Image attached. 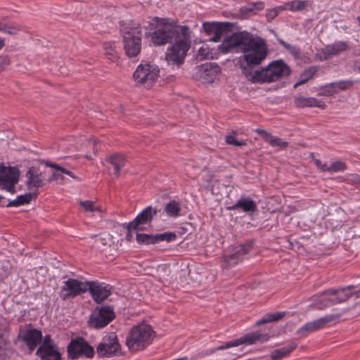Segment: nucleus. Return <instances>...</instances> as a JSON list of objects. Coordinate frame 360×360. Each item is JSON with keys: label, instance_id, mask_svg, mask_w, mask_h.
<instances>
[{"label": "nucleus", "instance_id": "nucleus-38", "mask_svg": "<svg viewBox=\"0 0 360 360\" xmlns=\"http://www.w3.org/2000/svg\"><path fill=\"white\" fill-rule=\"evenodd\" d=\"M136 240L140 245L156 244L155 235L153 234L137 233Z\"/></svg>", "mask_w": 360, "mask_h": 360}, {"label": "nucleus", "instance_id": "nucleus-7", "mask_svg": "<svg viewBox=\"0 0 360 360\" xmlns=\"http://www.w3.org/2000/svg\"><path fill=\"white\" fill-rule=\"evenodd\" d=\"M67 352L68 359L71 360L92 359L95 355L94 347L83 337L72 339L67 347Z\"/></svg>", "mask_w": 360, "mask_h": 360}, {"label": "nucleus", "instance_id": "nucleus-39", "mask_svg": "<svg viewBox=\"0 0 360 360\" xmlns=\"http://www.w3.org/2000/svg\"><path fill=\"white\" fill-rule=\"evenodd\" d=\"M309 6V1L307 0H295L289 4V10L292 11H301Z\"/></svg>", "mask_w": 360, "mask_h": 360}, {"label": "nucleus", "instance_id": "nucleus-50", "mask_svg": "<svg viewBox=\"0 0 360 360\" xmlns=\"http://www.w3.org/2000/svg\"><path fill=\"white\" fill-rule=\"evenodd\" d=\"M198 57H200V59H206L210 58V51L207 48L201 47L198 50Z\"/></svg>", "mask_w": 360, "mask_h": 360}, {"label": "nucleus", "instance_id": "nucleus-31", "mask_svg": "<svg viewBox=\"0 0 360 360\" xmlns=\"http://www.w3.org/2000/svg\"><path fill=\"white\" fill-rule=\"evenodd\" d=\"M104 55L105 57L113 63H117L119 59V52L115 42L103 43Z\"/></svg>", "mask_w": 360, "mask_h": 360}, {"label": "nucleus", "instance_id": "nucleus-32", "mask_svg": "<svg viewBox=\"0 0 360 360\" xmlns=\"http://www.w3.org/2000/svg\"><path fill=\"white\" fill-rule=\"evenodd\" d=\"M297 347L296 342H291L288 345L273 351L271 357L273 360H280L281 358L288 355Z\"/></svg>", "mask_w": 360, "mask_h": 360}, {"label": "nucleus", "instance_id": "nucleus-59", "mask_svg": "<svg viewBox=\"0 0 360 360\" xmlns=\"http://www.w3.org/2000/svg\"><path fill=\"white\" fill-rule=\"evenodd\" d=\"M5 46L4 39L0 37V50L2 49Z\"/></svg>", "mask_w": 360, "mask_h": 360}, {"label": "nucleus", "instance_id": "nucleus-1", "mask_svg": "<svg viewBox=\"0 0 360 360\" xmlns=\"http://www.w3.org/2000/svg\"><path fill=\"white\" fill-rule=\"evenodd\" d=\"M156 22L154 32L146 33L150 38L154 46H164L173 44L168 49L165 59L169 65L179 67L184 63L191 41L189 29L186 25L181 26L175 22H169L168 18H153Z\"/></svg>", "mask_w": 360, "mask_h": 360}, {"label": "nucleus", "instance_id": "nucleus-15", "mask_svg": "<svg viewBox=\"0 0 360 360\" xmlns=\"http://www.w3.org/2000/svg\"><path fill=\"white\" fill-rule=\"evenodd\" d=\"M254 243L252 241H248L245 244H240L236 245L232 250V252L224 257L222 262L223 268H230L238 264V262H241L243 257L250 252L253 248Z\"/></svg>", "mask_w": 360, "mask_h": 360}, {"label": "nucleus", "instance_id": "nucleus-35", "mask_svg": "<svg viewBox=\"0 0 360 360\" xmlns=\"http://www.w3.org/2000/svg\"><path fill=\"white\" fill-rule=\"evenodd\" d=\"M278 41L285 49H286L294 57L295 60H300L302 58L301 49L299 47L291 45L285 42L282 39H278Z\"/></svg>", "mask_w": 360, "mask_h": 360}, {"label": "nucleus", "instance_id": "nucleus-17", "mask_svg": "<svg viewBox=\"0 0 360 360\" xmlns=\"http://www.w3.org/2000/svg\"><path fill=\"white\" fill-rule=\"evenodd\" d=\"M18 338L27 346L30 352H32L43 339L42 332L36 328H22L20 330Z\"/></svg>", "mask_w": 360, "mask_h": 360}, {"label": "nucleus", "instance_id": "nucleus-55", "mask_svg": "<svg viewBox=\"0 0 360 360\" xmlns=\"http://www.w3.org/2000/svg\"><path fill=\"white\" fill-rule=\"evenodd\" d=\"M13 167H6L3 163H0V177L8 172H10V170Z\"/></svg>", "mask_w": 360, "mask_h": 360}, {"label": "nucleus", "instance_id": "nucleus-56", "mask_svg": "<svg viewBox=\"0 0 360 360\" xmlns=\"http://www.w3.org/2000/svg\"><path fill=\"white\" fill-rule=\"evenodd\" d=\"M354 70H358L360 72V59L354 61Z\"/></svg>", "mask_w": 360, "mask_h": 360}, {"label": "nucleus", "instance_id": "nucleus-30", "mask_svg": "<svg viewBox=\"0 0 360 360\" xmlns=\"http://www.w3.org/2000/svg\"><path fill=\"white\" fill-rule=\"evenodd\" d=\"M20 174L19 169L16 167H13L10 170V172H8L0 177V189L3 190L9 185L11 182H13L15 180L19 181Z\"/></svg>", "mask_w": 360, "mask_h": 360}, {"label": "nucleus", "instance_id": "nucleus-20", "mask_svg": "<svg viewBox=\"0 0 360 360\" xmlns=\"http://www.w3.org/2000/svg\"><path fill=\"white\" fill-rule=\"evenodd\" d=\"M25 182L28 189L39 188L44 185L45 176L36 167H31L25 174Z\"/></svg>", "mask_w": 360, "mask_h": 360}, {"label": "nucleus", "instance_id": "nucleus-3", "mask_svg": "<svg viewBox=\"0 0 360 360\" xmlns=\"http://www.w3.org/2000/svg\"><path fill=\"white\" fill-rule=\"evenodd\" d=\"M290 74V68L283 60H276L255 72L246 70L245 77L252 83L263 84L276 82Z\"/></svg>", "mask_w": 360, "mask_h": 360}, {"label": "nucleus", "instance_id": "nucleus-21", "mask_svg": "<svg viewBox=\"0 0 360 360\" xmlns=\"http://www.w3.org/2000/svg\"><path fill=\"white\" fill-rule=\"evenodd\" d=\"M228 210H241L243 212L252 214L257 211L256 202L248 197L242 196L234 205L226 207Z\"/></svg>", "mask_w": 360, "mask_h": 360}, {"label": "nucleus", "instance_id": "nucleus-57", "mask_svg": "<svg viewBox=\"0 0 360 360\" xmlns=\"http://www.w3.org/2000/svg\"><path fill=\"white\" fill-rule=\"evenodd\" d=\"M323 172H330V166H328L326 164H321V167H319Z\"/></svg>", "mask_w": 360, "mask_h": 360}, {"label": "nucleus", "instance_id": "nucleus-43", "mask_svg": "<svg viewBox=\"0 0 360 360\" xmlns=\"http://www.w3.org/2000/svg\"><path fill=\"white\" fill-rule=\"evenodd\" d=\"M283 10H284V8H282L281 6L276 7L269 10L266 14L267 21H272Z\"/></svg>", "mask_w": 360, "mask_h": 360}, {"label": "nucleus", "instance_id": "nucleus-64", "mask_svg": "<svg viewBox=\"0 0 360 360\" xmlns=\"http://www.w3.org/2000/svg\"><path fill=\"white\" fill-rule=\"evenodd\" d=\"M96 143H97V141H94V144H96Z\"/></svg>", "mask_w": 360, "mask_h": 360}, {"label": "nucleus", "instance_id": "nucleus-8", "mask_svg": "<svg viewBox=\"0 0 360 360\" xmlns=\"http://www.w3.org/2000/svg\"><path fill=\"white\" fill-rule=\"evenodd\" d=\"M115 317L113 308L105 305L96 307L89 316V326L95 329H101L108 325Z\"/></svg>", "mask_w": 360, "mask_h": 360}, {"label": "nucleus", "instance_id": "nucleus-54", "mask_svg": "<svg viewBox=\"0 0 360 360\" xmlns=\"http://www.w3.org/2000/svg\"><path fill=\"white\" fill-rule=\"evenodd\" d=\"M64 179V177L61 174H58V172H53L51 176L49 178L48 181L51 182L52 181H59L60 180L63 181Z\"/></svg>", "mask_w": 360, "mask_h": 360}, {"label": "nucleus", "instance_id": "nucleus-61", "mask_svg": "<svg viewBox=\"0 0 360 360\" xmlns=\"http://www.w3.org/2000/svg\"><path fill=\"white\" fill-rule=\"evenodd\" d=\"M356 20H358V22H359V25L360 26V16H358V17L356 18Z\"/></svg>", "mask_w": 360, "mask_h": 360}, {"label": "nucleus", "instance_id": "nucleus-42", "mask_svg": "<svg viewBox=\"0 0 360 360\" xmlns=\"http://www.w3.org/2000/svg\"><path fill=\"white\" fill-rule=\"evenodd\" d=\"M226 142L229 145H233L235 146H245L247 145L245 141L243 140H238L234 134H229L226 136Z\"/></svg>", "mask_w": 360, "mask_h": 360}, {"label": "nucleus", "instance_id": "nucleus-18", "mask_svg": "<svg viewBox=\"0 0 360 360\" xmlns=\"http://www.w3.org/2000/svg\"><path fill=\"white\" fill-rule=\"evenodd\" d=\"M158 210L156 207L148 206L136 217L129 222L130 228H133L134 231H143L144 225H148L151 223L154 217L158 214Z\"/></svg>", "mask_w": 360, "mask_h": 360}, {"label": "nucleus", "instance_id": "nucleus-22", "mask_svg": "<svg viewBox=\"0 0 360 360\" xmlns=\"http://www.w3.org/2000/svg\"><path fill=\"white\" fill-rule=\"evenodd\" d=\"M36 355L41 360H62V355L58 350V346L39 347Z\"/></svg>", "mask_w": 360, "mask_h": 360}, {"label": "nucleus", "instance_id": "nucleus-45", "mask_svg": "<svg viewBox=\"0 0 360 360\" xmlns=\"http://www.w3.org/2000/svg\"><path fill=\"white\" fill-rule=\"evenodd\" d=\"M80 205L86 212H94L95 210H97V208L94 206V202L91 200L81 201Z\"/></svg>", "mask_w": 360, "mask_h": 360}, {"label": "nucleus", "instance_id": "nucleus-41", "mask_svg": "<svg viewBox=\"0 0 360 360\" xmlns=\"http://www.w3.org/2000/svg\"><path fill=\"white\" fill-rule=\"evenodd\" d=\"M46 166L49 167H52L56 169L57 172H60L61 174H65L70 176H71L73 179H77L76 176L70 170H68L67 169L53 162H46Z\"/></svg>", "mask_w": 360, "mask_h": 360}, {"label": "nucleus", "instance_id": "nucleus-34", "mask_svg": "<svg viewBox=\"0 0 360 360\" xmlns=\"http://www.w3.org/2000/svg\"><path fill=\"white\" fill-rule=\"evenodd\" d=\"M285 315V312L278 311L272 314H265L261 319L256 322L257 326H261L267 323L278 321L282 319Z\"/></svg>", "mask_w": 360, "mask_h": 360}, {"label": "nucleus", "instance_id": "nucleus-53", "mask_svg": "<svg viewBox=\"0 0 360 360\" xmlns=\"http://www.w3.org/2000/svg\"><path fill=\"white\" fill-rule=\"evenodd\" d=\"M253 8V12L255 11H262L264 8V4L262 1L252 2L251 3Z\"/></svg>", "mask_w": 360, "mask_h": 360}, {"label": "nucleus", "instance_id": "nucleus-12", "mask_svg": "<svg viewBox=\"0 0 360 360\" xmlns=\"http://www.w3.org/2000/svg\"><path fill=\"white\" fill-rule=\"evenodd\" d=\"M121 345L116 335L112 334L103 338V341L98 344L96 352L100 358H110L121 354Z\"/></svg>", "mask_w": 360, "mask_h": 360}, {"label": "nucleus", "instance_id": "nucleus-24", "mask_svg": "<svg viewBox=\"0 0 360 360\" xmlns=\"http://www.w3.org/2000/svg\"><path fill=\"white\" fill-rule=\"evenodd\" d=\"M294 103L297 108H303L306 107H318L323 108L325 104L322 101H319L313 97L298 96L294 99Z\"/></svg>", "mask_w": 360, "mask_h": 360}, {"label": "nucleus", "instance_id": "nucleus-13", "mask_svg": "<svg viewBox=\"0 0 360 360\" xmlns=\"http://www.w3.org/2000/svg\"><path fill=\"white\" fill-rule=\"evenodd\" d=\"M87 291L97 304H101L107 300L112 294V287L105 283L97 281H86Z\"/></svg>", "mask_w": 360, "mask_h": 360}, {"label": "nucleus", "instance_id": "nucleus-23", "mask_svg": "<svg viewBox=\"0 0 360 360\" xmlns=\"http://www.w3.org/2000/svg\"><path fill=\"white\" fill-rule=\"evenodd\" d=\"M255 131L260 135L263 139L268 142L272 147H278L282 150L288 146V143L283 141L281 139L272 136L270 133L261 129H257Z\"/></svg>", "mask_w": 360, "mask_h": 360}, {"label": "nucleus", "instance_id": "nucleus-51", "mask_svg": "<svg viewBox=\"0 0 360 360\" xmlns=\"http://www.w3.org/2000/svg\"><path fill=\"white\" fill-rule=\"evenodd\" d=\"M124 227L127 229V235H126V240L127 241H131L133 238V235L131 233V231L134 230L133 228H130L129 223L123 224Z\"/></svg>", "mask_w": 360, "mask_h": 360}, {"label": "nucleus", "instance_id": "nucleus-60", "mask_svg": "<svg viewBox=\"0 0 360 360\" xmlns=\"http://www.w3.org/2000/svg\"><path fill=\"white\" fill-rule=\"evenodd\" d=\"M314 163H315V164H316V165L317 167H321V164H322L321 161L320 160H319V159H316V160H314Z\"/></svg>", "mask_w": 360, "mask_h": 360}, {"label": "nucleus", "instance_id": "nucleus-63", "mask_svg": "<svg viewBox=\"0 0 360 360\" xmlns=\"http://www.w3.org/2000/svg\"><path fill=\"white\" fill-rule=\"evenodd\" d=\"M357 179H358V182L360 184V176H357Z\"/></svg>", "mask_w": 360, "mask_h": 360}, {"label": "nucleus", "instance_id": "nucleus-9", "mask_svg": "<svg viewBox=\"0 0 360 360\" xmlns=\"http://www.w3.org/2000/svg\"><path fill=\"white\" fill-rule=\"evenodd\" d=\"M233 27V23L230 22H205L202 25L203 30L207 35H213L210 41H219L223 36L224 39L230 36L229 34Z\"/></svg>", "mask_w": 360, "mask_h": 360}, {"label": "nucleus", "instance_id": "nucleus-2", "mask_svg": "<svg viewBox=\"0 0 360 360\" xmlns=\"http://www.w3.org/2000/svg\"><path fill=\"white\" fill-rule=\"evenodd\" d=\"M218 51L223 54L243 53V57L247 65L241 68L245 75L246 70L252 71V69L260 65L268 54L265 40L260 37H254L248 32L231 33L218 46Z\"/></svg>", "mask_w": 360, "mask_h": 360}, {"label": "nucleus", "instance_id": "nucleus-47", "mask_svg": "<svg viewBox=\"0 0 360 360\" xmlns=\"http://www.w3.org/2000/svg\"><path fill=\"white\" fill-rule=\"evenodd\" d=\"M54 341L51 338L50 335H46L43 339V342L40 345L39 347H50V346H56Z\"/></svg>", "mask_w": 360, "mask_h": 360}, {"label": "nucleus", "instance_id": "nucleus-48", "mask_svg": "<svg viewBox=\"0 0 360 360\" xmlns=\"http://www.w3.org/2000/svg\"><path fill=\"white\" fill-rule=\"evenodd\" d=\"M251 6L252 4L250 3L248 6H243L240 8V13L242 18H245L249 13H254L253 8Z\"/></svg>", "mask_w": 360, "mask_h": 360}, {"label": "nucleus", "instance_id": "nucleus-46", "mask_svg": "<svg viewBox=\"0 0 360 360\" xmlns=\"http://www.w3.org/2000/svg\"><path fill=\"white\" fill-rule=\"evenodd\" d=\"M8 341L0 334V356H6V349Z\"/></svg>", "mask_w": 360, "mask_h": 360}, {"label": "nucleus", "instance_id": "nucleus-29", "mask_svg": "<svg viewBox=\"0 0 360 360\" xmlns=\"http://www.w3.org/2000/svg\"><path fill=\"white\" fill-rule=\"evenodd\" d=\"M38 193H28L24 195L17 196V198L13 200H10L6 205H1V206L9 207H19L29 204L33 197H37Z\"/></svg>", "mask_w": 360, "mask_h": 360}, {"label": "nucleus", "instance_id": "nucleus-10", "mask_svg": "<svg viewBox=\"0 0 360 360\" xmlns=\"http://www.w3.org/2000/svg\"><path fill=\"white\" fill-rule=\"evenodd\" d=\"M159 69L148 63L140 64L133 76L137 83L144 84L146 88L152 86L158 77Z\"/></svg>", "mask_w": 360, "mask_h": 360}, {"label": "nucleus", "instance_id": "nucleus-58", "mask_svg": "<svg viewBox=\"0 0 360 360\" xmlns=\"http://www.w3.org/2000/svg\"><path fill=\"white\" fill-rule=\"evenodd\" d=\"M228 354L231 355V356L229 357V360H233L236 359V356H240L238 354H232L231 352H229Z\"/></svg>", "mask_w": 360, "mask_h": 360}, {"label": "nucleus", "instance_id": "nucleus-36", "mask_svg": "<svg viewBox=\"0 0 360 360\" xmlns=\"http://www.w3.org/2000/svg\"><path fill=\"white\" fill-rule=\"evenodd\" d=\"M21 30V27L16 22H11L5 23L1 22L0 32L7 33L11 35L17 34Z\"/></svg>", "mask_w": 360, "mask_h": 360}, {"label": "nucleus", "instance_id": "nucleus-62", "mask_svg": "<svg viewBox=\"0 0 360 360\" xmlns=\"http://www.w3.org/2000/svg\"><path fill=\"white\" fill-rule=\"evenodd\" d=\"M86 158L88 159V160H91V157L89 156V155H86Z\"/></svg>", "mask_w": 360, "mask_h": 360}, {"label": "nucleus", "instance_id": "nucleus-19", "mask_svg": "<svg viewBox=\"0 0 360 360\" xmlns=\"http://www.w3.org/2000/svg\"><path fill=\"white\" fill-rule=\"evenodd\" d=\"M354 288L355 285H349L346 287L339 288L337 289L330 288L326 290V295H330L333 298L334 304H336L347 301L353 295L360 297V289L354 292H349L347 291Z\"/></svg>", "mask_w": 360, "mask_h": 360}, {"label": "nucleus", "instance_id": "nucleus-11", "mask_svg": "<svg viewBox=\"0 0 360 360\" xmlns=\"http://www.w3.org/2000/svg\"><path fill=\"white\" fill-rule=\"evenodd\" d=\"M87 291L86 281L82 282L75 278H69L61 287L59 296L63 300L72 299Z\"/></svg>", "mask_w": 360, "mask_h": 360}, {"label": "nucleus", "instance_id": "nucleus-33", "mask_svg": "<svg viewBox=\"0 0 360 360\" xmlns=\"http://www.w3.org/2000/svg\"><path fill=\"white\" fill-rule=\"evenodd\" d=\"M164 211L168 217L176 218L181 216V207L179 202L172 200L165 205Z\"/></svg>", "mask_w": 360, "mask_h": 360}, {"label": "nucleus", "instance_id": "nucleus-16", "mask_svg": "<svg viewBox=\"0 0 360 360\" xmlns=\"http://www.w3.org/2000/svg\"><path fill=\"white\" fill-rule=\"evenodd\" d=\"M349 45L344 41H338L335 43L328 44L323 49L318 51L316 56L321 61L328 60L334 56L347 51Z\"/></svg>", "mask_w": 360, "mask_h": 360}, {"label": "nucleus", "instance_id": "nucleus-44", "mask_svg": "<svg viewBox=\"0 0 360 360\" xmlns=\"http://www.w3.org/2000/svg\"><path fill=\"white\" fill-rule=\"evenodd\" d=\"M346 168L347 165L342 161H335L330 165V172H343Z\"/></svg>", "mask_w": 360, "mask_h": 360}, {"label": "nucleus", "instance_id": "nucleus-6", "mask_svg": "<svg viewBox=\"0 0 360 360\" xmlns=\"http://www.w3.org/2000/svg\"><path fill=\"white\" fill-rule=\"evenodd\" d=\"M269 338L270 336L268 333H262L259 331L249 333L240 338L229 341L224 345L207 349L205 352V354H212L215 353L217 351L224 350L234 347H238L241 345H250L257 342L263 343L268 341Z\"/></svg>", "mask_w": 360, "mask_h": 360}, {"label": "nucleus", "instance_id": "nucleus-14", "mask_svg": "<svg viewBox=\"0 0 360 360\" xmlns=\"http://www.w3.org/2000/svg\"><path fill=\"white\" fill-rule=\"evenodd\" d=\"M340 316L341 314H330L313 321L308 322L297 330V334L300 335V338L306 337L311 333L324 328L329 323L336 321L340 319Z\"/></svg>", "mask_w": 360, "mask_h": 360}, {"label": "nucleus", "instance_id": "nucleus-5", "mask_svg": "<svg viewBox=\"0 0 360 360\" xmlns=\"http://www.w3.org/2000/svg\"><path fill=\"white\" fill-rule=\"evenodd\" d=\"M123 49L129 58L137 56L141 51L142 32L139 24H129L120 29Z\"/></svg>", "mask_w": 360, "mask_h": 360}, {"label": "nucleus", "instance_id": "nucleus-40", "mask_svg": "<svg viewBox=\"0 0 360 360\" xmlns=\"http://www.w3.org/2000/svg\"><path fill=\"white\" fill-rule=\"evenodd\" d=\"M155 235L156 243L160 241H167L169 243L174 241L177 238L176 234L173 232H165L163 233H158Z\"/></svg>", "mask_w": 360, "mask_h": 360}, {"label": "nucleus", "instance_id": "nucleus-25", "mask_svg": "<svg viewBox=\"0 0 360 360\" xmlns=\"http://www.w3.org/2000/svg\"><path fill=\"white\" fill-rule=\"evenodd\" d=\"M354 84L352 80H341L338 82H332L325 85L324 88L328 94H333L338 93V91L347 90L352 87Z\"/></svg>", "mask_w": 360, "mask_h": 360}, {"label": "nucleus", "instance_id": "nucleus-49", "mask_svg": "<svg viewBox=\"0 0 360 360\" xmlns=\"http://www.w3.org/2000/svg\"><path fill=\"white\" fill-rule=\"evenodd\" d=\"M10 64V58L7 56H0V72Z\"/></svg>", "mask_w": 360, "mask_h": 360}, {"label": "nucleus", "instance_id": "nucleus-27", "mask_svg": "<svg viewBox=\"0 0 360 360\" xmlns=\"http://www.w3.org/2000/svg\"><path fill=\"white\" fill-rule=\"evenodd\" d=\"M200 70L203 77H207L209 79H213L221 72L220 66L214 62L206 63L201 65Z\"/></svg>", "mask_w": 360, "mask_h": 360}, {"label": "nucleus", "instance_id": "nucleus-28", "mask_svg": "<svg viewBox=\"0 0 360 360\" xmlns=\"http://www.w3.org/2000/svg\"><path fill=\"white\" fill-rule=\"evenodd\" d=\"M314 308L317 309H324L330 306L335 305L334 300L330 295H326V290H325L322 295L317 296V298L312 303Z\"/></svg>", "mask_w": 360, "mask_h": 360}, {"label": "nucleus", "instance_id": "nucleus-26", "mask_svg": "<svg viewBox=\"0 0 360 360\" xmlns=\"http://www.w3.org/2000/svg\"><path fill=\"white\" fill-rule=\"evenodd\" d=\"M108 160L114 167V175L118 178L120 176V171L124 167L126 158L124 155L115 153L109 156Z\"/></svg>", "mask_w": 360, "mask_h": 360}, {"label": "nucleus", "instance_id": "nucleus-52", "mask_svg": "<svg viewBox=\"0 0 360 360\" xmlns=\"http://www.w3.org/2000/svg\"><path fill=\"white\" fill-rule=\"evenodd\" d=\"M18 183V181H14L13 182H11L9 185H8L3 190H6V191L9 192L10 193H15V185Z\"/></svg>", "mask_w": 360, "mask_h": 360}, {"label": "nucleus", "instance_id": "nucleus-37", "mask_svg": "<svg viewBox=\"0 0 360 360\" xmlns=\"http://www.w3.org/2000/svg\"><path fill=\"white\" fill-rule=\"evenodd\" d=\"M317 71V68L315 66L310 67L308 70H306L300 76V79L297 82L294 88H297V86L302 85L307 83L310 79H311Z\"/></svg>", "mask_w": 360, "mask_h": 360}, {"label": "nucleus", "instance_id": "nucleus-4", "mask_svg": "<svg viewBox=\"0 0 360 360\" xmlns=\"http://www.w3.org/2000/svg\"><path fill=\"white\" fill-rule=\"evenodd\" d=\"M155 331L146 323L134 326L128 333L126 338V345L132 352L144 349L153 340Z\"/></svg>", "mask_w": 360, "mask_h": 360}]
</instances>
